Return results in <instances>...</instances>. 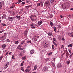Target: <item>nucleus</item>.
<instances>
[{
    "instance_id": "f257e3e1",
    "label": "nucleus",
    "mask_w": 73,
    "mask_h": 73,
    "mask_svg": "<svg viewBox=\"0 0 73 73\" xmlns=\"http://www.w3.org/2000/svg\"><path fill=\"white\" fill-rule=\"evenodd\" d=\"M36 16L34 15H31L30 17L31 19L33 21H35L37 20V17Z\"/></svg>"
},
{
    "instance_id": "f03ea898",
    "label": "nucleus",
    "mask_w": 73,
    "mask_h": 73,
    "mask_svg": "<svg viewBox=\"0 0 73 73\" xmlns=\"http://www.w3.org/2000/svg\"><path fill=\"white\" fill-rule=\"evenodd\" d=\"M67 3L66 2H65L64 4H62L61 5V7L63 9H66L67 8V5H66Z\"/></svg>"
},
{
    "instance_id": "7ed1b4c3",
    "label": "nucleus",
    "mask_w": 73,
    "mask_h": 73,
    "mask_svg": "<svg viewBox=\"0 0 73 73\" xmlns=\"http://www.w3.org/2000/svg\"><path fill=\"white\" fill-rule=\"evenodd\" d=\"M48 69V67H47L44 66L43 67L42 70L43 72H45Z\"/></svg>"
},
{
    "instance_id": "20e7f679",
    "label": "nucleus",
    "mask_w": 73,
    "mask_h": 73,
    "mask_svg": "<svg viewBox=\"0 0 73 73\" xmlns=\"http://www.w3.org/2000/svg\"><path fill=\"white\" fill-rule=\"evenodd\" d=\"M67 35H68L70 37H73V33H72L70 34L69 32H68L67 33Z\"/></svg>"
},
{
    "instance_id": "39448f33",
    "label": "nucleus",
    "mask_w": 73,
    "mask_h": 73,
    "mask_svg": "<svg viewBox=\"0 0 73 73\" xmlns=\"http://www.w3.org/2000/svg\"><path fill=\"white\" fill-rule=\"evenodd\" d=\"M15 18V17H9V21H13V19H14Z\"/></svg>"
},
{
    "instance_id": "423d86ee",
    "label": "nucleus",
    "mask_w": 73,
    "mask_h": 73,
    "mask_svg": "<svg viewBox=\"0 0 73 73\" xmlns=\"http://www.w3.org/2000/svg\"><path fill=\"white\" fill-rule=\"evenodd\" d=\"M4 4L3 2L0 3V9H1V8L3 7V4Z\"/></svg>"
},
{
    "instance_id": "0eeeda50",
    "label": "nucleus",
    "mask_w": 73,
    "mask_h": 73,
    "mask_svg": "<svg viewBox=\"0 0 73 73\" xmlns=\"http://www.w3.org/2000/svg\"><path fill=\"white\" fill-rule=\"evenodd\" d=\"M34 52H35V51H34V50H31L30 51V53L31 54H33L34 53Z\"/></svg>"
},
{
    "instance_id": "6e6552de",
    "label": "nucleus",
    "mask_w": 73,
    "mask_h": 73,
    "mask_svg": "<svg viewBox=\"0 0 73 73\" xmlns=\"http://www.w3.org/2000/svg\"><path fill=\"white\" fill-rule=\"evenodd\" d=\"M42 21H40L38 22V24L40 25H41V24H42Z\"/></svg>"
},
{
    "instance_id": "1a4fd4ad",
    "label": "nucleus",
    "mask_w": 73,
    "mask_h": 73,
    "mask_svg": "<svg viewBox=\"0 0 73 73\" xmlns=\"http://www.w3.org/2000/svg\"><path fill=\"white\" fill-rule=\"evenodd\" d=\"M6 35H7V34H6V33H5L4 34V36H3L4 37V38L3 40L2 39V40H5V39L6 38V37H7V36H6Z\"/></svg>"
},
{
    "instance_id": "9d476101",
    "label": "nucleus",
    "mask_w": 73,
    "mask_h": 73,
    "mask_svg": "<svg viewBox=\"0 0 73 73\" xmlns=\"http://www.w3.org/2000/svg\"><path fill=\"white\" fill-rule=\"evenodd\" d=\"M34 40L35 41H36L37 40V37L36 36H35L34 38Z\"/></svg>"
},
{
    "instance_id": "9b49d317",
    "label": "nucleus",
    "mask_w": 73,
    "mask_h": 73,
    "mask_svg": "<svg viewBox=\"0 0 73 73\" xmlns=\"http://www.w3.org/2000/svg\"><path fill=\"white\" fill-rule=\"evenodd\" d=\"M37 65H35L34 66V70H35L37 69Z\"/></svg>"
},
{
    "instance_id": "f8f14e48",
    "label": "nucleus",
    "mask_w": 73,
    "mask_h": 73,
    "mask_svg": "<svg viewBox=\"0 0 73 73\" xmlns=\"http://www.w3.org/2000/svg\"><path fill=\"white\" fill-rule=\"evenodd\" d=\"M30 70H31L30 69H27L25 70V71L26 72H29Z\"/></svg>"
},
{
    "instance_id": "ddd939ff",
    "label": "nucleus",
    "mask_w": 73,
    "mask_h": 73,
    "mask_svg": "<svg viewBox=\"0 0 73 73\" xmlns=\"http://www.w3.org/2000/svg\"><path fill=\"white\" fill-rule=\"evenodd\" d=\"M2 47L3 49H4V48H5L6 47V45L5 44H4L2 46Z\"/></svg>"
},
{
    "instance_id": "4468645a",
    "label": "nucleus",
    "mask_w": 73,
    "mask_h": 73,
    "mask_svg": "<svg viewBox=\"0 0 73 73\" xmlns=\"http://www.w3.org/2000/svg\"><path fill=\"white\" fill-rule=\"evenodd\" d=\"M48 36H51L52 35V33L48 32L47 33Z\"/></svg>"
},
{
    "instance_id": "2eb2a0df",
    "label": "nucleus",
    "mask_w": 73,
    "mask_h": 73,
    "mask_svg": "<svg viewBox=\"0 0 73 73\" xmlns=\"http://www.w3.org/2000/svg\"><path fill=\"white\" fill-rule=\"evenodd\" d=\"M26 58H27L26 56H24L22 58V60H24L26 59Z\"/></svg>"
},
{
    "instance_id": "dca6fc26",
    "label": "nucleus",
    "mask_w": 73,
    "mask_h": 73,
    "mask_svg": "<svg viewBox=\"0 0 73 73\" xmlns=\"http://www.w3.org/2000/svg\"><path fill=\"white\" fill-rule=\"evenodd\" d=\"M11 14L12 16H15V12L13 11L12 12V13Z\"/></svg>"
},
{
    "instance_id": "f3484780",
    "label": "nucleus",
    "mask_w": 73,
    "mask_h": 73,
    "mask_svg": "<svg viewBox=\"0 0 73 73\" xmlns=\"http://www.w3.org/2000/svg\"><path fill=\"white\" fill-rule=\"evenodd\" d=\"M24 42H25V40H24L21 42V44L22 45V44H23V43H24Z\"/></svg>"
},
{
    "instance_id": "a211bd4d",
    "label": "nucleus",
    "mask_w": 73,
    "mask_h": 73,
    "mask_svg": "<svg viewBox=\"0 0 73 73\" xmlns=\"http://www.w3.org/2000/svg\"><path fill=\"white\" fill-rule=\"evenodd\" d=\"M21 70L22 71H24V68L23 67H21Z\"/></svg>"
},
{
    "instance_id": "6ab92c4d",
    "label": "nucleus",
    "mask_w": 73,
    "mask_h": 73,
    "mask_svg": "<svg viewBox=\"0 0 73 73\" xmlns=\"http://www.w3.org/2000/svg\"><path fill=\"white\" fill-rule=\"evenodd\" d=\"M69 55L70 54H69V53H68V52H67L66 54V56H69Z\"/></svg>"
},
{
    "instance_id": "aec40b11",
    "label": "nucleus",
    "mask_w": 73,
    "mask_h": 73,
    "mask_svg": "<svg viewBox=\"0 0 73 73\" xmlns=\"http://www.w3.org/2000/svg\"><path fill=\"white\" fill-rule=\"evenodd\" d=\"M1 41H4V40H3L4 38V36H2L1 37Z\"/></svg>"
},
{
    "instance_id": "412c9836",
    "label": "nucleus",
    "mask_w": 73,
    "mask_h": 73,
    "mask_svg": "<svg viewBox=\"0 0 73 73\" xmlns=\"http://www.w3.org/2000/svg\"><path fill=\"white\" fill-rule=\"evenodd\" d=\"M54 29L55 32H56L57 31V30H56L57 29V28H56V27H54Z\"/></svg>"
},
{
    "instance_id": "4be33fe9",
    "label": "nucleus",
    "mask_w": 73,
    "mask_h": 73,
    "mask_svg": "<svg viewBox=\"0 0 73 73\" xmlns=\"http://www.w3.org/2000/svg\"><path fill=\"white\" fill-rule=\"evenodd\" d=\"M53 42L54 45L55 46H57V44H56V42H55L53 41Z\"/></svg>"
},
{
    "instance_id": "5701e85b",
    "label": "nucleus",
    "mask_w": 73,
    "mask_h": 73,
    "mask_svg": "<svg viewBox=\"0 0 73 73\" xmlns=\"http://www.w3.org/2000/svg\"><path fill=\"white\" fill-rule=\"evenodd\" d=\"M41 2H40V3H38L37 4V7H38V6H40V5H41Z\"/></svg>"
},
{
    "instance_id": "b1692460",
    "label": "nucleus",
    "mask_w": 73,
    "mask_h": 73,
    "mask_svg": "<svg viewBox=\"0 0 73 73\" xmlns=\"http://www.w3.org/2000/svg\"><path fill=\"white\" fill-rule=\"evenodd\" d=\"M72 46H73V45H72V44H70L69 45H68V47H72Z\"/></svg>"
},
{
    "instance_id": "393cba45",
    "label": "nucleus",
    "mask_w": 73,
    "mask_h": 73,
    "mask_svg": "<svg viewBox=\"0 0 73 73\" xmlns=\"http://www.w3.org/2000/svg\"><path fill=\"white\" fill-rule=\"evenodd\" d=\"M15 6L12 5L11 7H10V8H11V9H12V8H13Z\"/></svg>"
},
{
    "instance_id": "a878e982",
    "label": "nucleus",
    "mask_w": 73,
    "mask_h": 73,
    "mask_svg": "<svg viewBox=\"0 0 73 73\" xmlns=\"http://www.w3.org/2000/svg\"><path fill=\"white\" fill-rule=\"evenodd\" d=\"M55 1V0H51L50 2L52 3H54V2Z\"/></svg>"
},
{
    "instance_id": "bb28decb",
    "label": "nucleus",
    "mask_w": 73,
    "mask_h": 73,
    "mask_svg": "<svg viewBox=\"0 0 73 73\" xmlns=\"http://www.w3.org/2000/svg\"><path fill=\"white\" fill-rule=\"evenodd\" d=\"M50 17V18H52L53 17V15H52V14H50V16H49Z\"/></svg>"
},
{
    "instance_id": "cd10ccee",
    "label": "nucleus",
    "mask_w": 73,
    "mask_h": 73,
    "mask_svg": "<svg viewBox=\"0 0 73 73\" xmlns=\"http://www.w3.org/2000/svg\"><path fill=\"white\" fill-rule=\"evenodd\" d=\"M29 43H31V41L29 40L27 41V44H29Z\"/></svg>"
},
{
    "instance_id": "c85d7f7f",
    "label": "nucleus",
    "mask_w": 73,
    "mask_h": 73,
    "mask_svg": "<svg viewBox=\"0 0 73 73\" xmlns=\"http://www.w3.org/2000/svg\"><path fill=\"white\" fill-rule=\"evenodd\" d=\"M7 64H6L5 65V69H6V68H7V67H8V66H7Z\"/></svg>"
},
{
    "instance_id": "c756f323",
    "label": "nucleus",
    "mask_w": 73,
    "mask_h": 73,
    "mask_svg": "<svg viewBox=\"0 0 73 73\" xmlns=\"http://www.w3.org/2000/svg\"><path fill=\"white\" fill-rule=\"evenodd\" d=\"M15 44H19V42H18V41H16L15 42Z\"/></svg>"
},
{
    "instance_id": "7c9ffc66",
    "label": "nucleus",
    "mask_w": 73,
    "mask_h": 73,
    "mask_svg": "<svg viewBox=\"0 0 73 73\" xmlns=\"http://www.w3.org/2000/svg\"><path fill=\"white\" fill-rule=\"evenodd\" d=\"M9 13H10V14H11V13H12V11H9V10L8 11Z\"/></svg>"
},
{
    "instance_id": "2f4dec72",
    "label": "nucleus",
    "mask_w": 73,
    "mask_h": 73,
    "mask_svg": "<svg viewBox=\"0 0 73 73\" xmlns=\"http://www.w3.org/2000/svg\"><path fill=\"white\" fill-rule=\"evenodd\" d=\"M49 58H48L46 59H45V61H49Z\"/></svg>"
},
{
    "instance_id": "473e14b6",
    "label": "nucleus",
    "mask_w": 73,
    "mask_h": 73,
    "mask_svg": "<svg viewBox=\"0 0 73 73\" xmlns=\"http://www.w3.org/2000/svg\"><path fill=\"white\" fill-rule=\"evenodd\" d=\"M68 51L70 53H71V52H72V50H70V49H69L68 50Z\"/></svg>"
},
{
    "instance_id": "72a5a7b5",
    "label": "nucleus",
    "mask_w": 73,
    "mask_h": 73,
    "mask_svg": "<svg viewBox=\"0 0 73 73\" xmlns=\"http://www.w3.org/2000/svg\"><path fill=\"white\" fill-rule=\"evenodd\" d=\"M34 25V24H33V23H31L30 25V26H33Z\"/></svg>"
},
{
    "instance_id": "f704fd0d",
    "label": "nucleus",
    "mask_w": 73,
    "mask_h": 73,
    "mask_svg": "<svg viewBox=\"0 0 73 73\" xmlns=\"http://www.w3.org/2000/svg\"><path fill=\"white\" fill-rule=\"evenodd\" d=\"M3 58V56H2L0 58V60H2V58Z\"/></svg>"
},
{
    "instance_id": "c9c22d12",
    "label": "nucleus",
    "mask_w": 73,
    "mask_h": 73,
    "mask_svg": "<svg viewBox=\"0 0 73 73\" xmlns=\"http://www.w3.org/2000/svg\"><path fill=\"white\" fill-rule=\"evenodd\" d=\"M58 27L59 28H61V26L60 25H58Z\"/></svg>"
},
{
    "instance_id": "e433bc0d",
    "label": "nucleus",
    "mask_w": 73,
    "mask_h": 73,
    "mask_svg": "<svg viewBox=\"0 0 73 73\" xmlns=\"http://www.w3.org/2000/svg\"><path fill=\"white\" fill-rule=\"evenodd\" d=\"M52 54V52H51L50 53L48 54V55L50 56V55H51Z\"/></svg>"
},
{
    "instance_id": "4c0bfd02",
    "label": "nucleus",
    "mask_w": 73,
    "mask_h": 73,
    "mask_svg": "<svg viewBox=\"0 0 73 73\" xmlns=\"http://www.w3.org/2000/svg\"><path fill=\"white\" fill-rule=\"evenodd\" d=\"M53 41H56V39L55 38H53L52 39Z\"/></svg>"
},
{
    "instance_id": "58836bf2",
    "label": "nucleus",
    "mask_w": 73,
    "mask_h": 73,
    "mask_svg": "<svg viewBox=\"0 0 73 73\" xmlns=\"http://www.w3.org/2000/svg\"><path fill=\"white\" fill-rule=\"evenodd\" d=\"M66 62L68 64H70V61H67Z\"/></svg>"
},
{
    "instance_id": "ea45409f",
    "label": "nucleus",
    "mask_w": 73,
    "mask_h": 73,
    "mask_svg": "<svg viewBox=\"0 0 73 73\" xmlns=\"http://www.w3.org/2000/svg\"><path fill=\"white\" fill-rule=\"evenodd\" d=\"M62 41H64V40H65V39L64 38V37H62Z\"/></svg>"
},
{
    "instance_id": "a19ab883",
    "label": "nucleus",
    "mask_w": 73,
    "mask_h": 73,
    "mask_svg": "<svg viewBox=\"0 0 73 73\" xmlns=\"http://www.w3.org/2000/svg\"><path fill=\"white\" fill-rule=\"evenodd\" d=\"M12 59H14L15 58L14 57V55H13L12 56Z\"/></svg>"
},
{
    "instance_id": "79ce46f5",
    "label": "nucleus",
    "mask_w": 73,
    "mask_h": 73,
    "mask_svg": "<svg viewBox=\"0 0 73 73\" xmlns=\"http://www.w3.org/2000/svg\"><path fill=\"white\" fill-rule=\"evenodd\" d=\"M73 53H72V54H71L70 56V58H71V57H72V56H73Z\"/></svg>"
},
{
    "instance_id": "37998d69",
    "label": "nucleus",
    "mask_w": 73,
    "mask_h": 73,
    "mask_svg": "<svg viewBox=\"0 0 73 73\" xmlns=\"http://www.w3.org/2000/svg\"><path fill=\"white\" fill-rule=\"evenodd\" d=\"M50 25L51 26H53V23H52V22H50Z\"/></svg>"
},
{
    "instance_id": "c03bdc74",
    "label": "nucleus",
    "mask_w": 73,
    "mask_h": 73,
    "mask_svg": "<svg viewBox=\"0 0 73 73\" xmlns=\"http://www.w3.org/2000/svg\"><path fill=\"white\" fill-rule=\"evenodd\" d=\"M54 45H52V49H54Z\"/></svg>"
},
{
    "instance_id": "a18cd8bd",
    "label": "nucleus",
    "mask_w": 73,
    "mask_h": 73,
    "mask_svg": "<svg viewBox=\"0 0 73 73\" xmlns=\"http://www.w3.org/2000/svg\"><path fill=\"white\" fill-rule=\"evenodd\" d=\"M6 41H7V42H10V40H9V39H8Z\"/></svg>"
},
{
    "instance_id": "49530a36",
    "label": "nucleus",
    "mask_w": 73,
    "mask_h": 73,
    "mask_svg": "<svg viewBox=\"0 0 73 73\" xmlns=\"http://www.w3.org/2000/svg\"><path fill=\"white\" fill-rule=\"evenodd\" d=\"M25 4V2H23L22 3V5H24V4Z\"/></svg>"
},
{
    "instance_id": "de8ad7c7",
    "label": "nucleus",
    "mask_w": 73,
    "mask_h": 73,
    "mask_svg": "<svg viewBox=\"0 0 73 73\" xmlns=\"http://www.w3.org/2000/svg\"><path fill=\"white\" fill-rule=\"evenodd\" d=\"M23 49H24V48H19V50H23Z\"/></svg>"
},
{
    "instance_id": "09e8293b",
    "label": "nucleus",
    "mask_w": 73,
    "mask_h": 73,
    "mask_svg": "<svg viewBox=\"0 0 73 73\" xmlns=\"http://www.w3.org/2000/svg\"><path fill=\"white\" fill-rule=\"evenodd\" d=\"M3 26H4V27H5V26H6V25L4 24V23H2V24Z\"/></svg>"
},
{
    "instance_id": "8fccbe9b",
    "label": "nucleus",
    "mask_w": 73,
    "mask_h": 73,
    "mask_svg": "<svg viewBox=\"0 0 73 73\" xmlns=\"http://www.w3.org/2000/svg\"><path fill=\"white\" fill-rule=\"evenodd\" d=\"M35 27H38V25L35 24Z\"/></svg>"
},
{
    "instance_id": "3c124183",
    "label": "nucleus",
    "mask_w": 73,
    "mask_h": 73,
    "mask_svg": "<svg viewBox=\"0 0 73 73\" xmlns=\"http://www.w3.org/2000/svg\"><path fill=\"white\" fill-rule=\"evenodd\" d=\"M3 32H4V31H3V30L2 31H0V33H1Z\"/></svg>"
},
{
    "instance_id": "603ef678",
    "label": "nucleus",
    "mask_w": 73,
    "mask_h": 73,
    "mask_svg": "<svg viewBox=\"0 0 73 73\" xmlns=\"http://www.w3.org/2000/svg\"><path fill=\"white\" fill-rule=\"evenodd\" d=\"M31 28H33V29L35 28V27L34 26H32V27H31Z\"/></svg>"
},
{
    "instance_id": "864d4df0",
    "label": "nucleus",
    "mask_w": 73,
    "mask_h": 73,
    "mask_svg": "<svg viewBox=\"0 0 73 73\" xmlns=\"http://www.w3.org/2000/svg\"><path fill=\"white\" fill-rule=\"evenodd\" d=\"M64 48V46L63 45H62V46L61 48Z\"/></svg>"
},
{
    "instance_id": "5fc2aeb1",
    "label": "nucleus",
    "mask_w": 73,
    "mask_h": 73,
    "mask_svg": "<svg viewBox=\"0 0 73 73\" xmlns=\"http://www.w3.org/2000/svg\"><path fill=\"white\" fill-rule=\"evenodd\" d=\"M68 17H72V16H71L70 15H68Z\"/></svg>"
},
{
    "instance_id": "6e6d98bb",
    "label": "nucleus",
    "mask_w": 73,
    "mask_h": 73,
    "mask_svg": "<svg viewBox=\"0 0 73 73\" xmlns=\"http://www.w3.org/2000/svg\"><path fill=\"white\" fill-rule=\"evenodd\" d=\"M26 3H29V1H28L26 2Z\"/></svg>"
},
{
    "instance_id": "4d7b16f0",
    "label": "nucleus",
    "mask_w": 73,
    "mask_h": 73,
    "mask_svg": "<svg viewBox=\"0 0 73 73\" xmlns=\"http://www.w3.org/2000/svg\"><path fill=\"white\" fill-rule=\"evenodd\" d=\"M25 7L26 8H29V6H26Z\"/></svg>"
},
{
    "instance_id": "13d9d810",
    "label": "nucleus",
    "mask_w": 73,
    "mask_h": 73,
    "mask_svg": "<svg viewBox=\"0 0 73 73\" xmlns=\"http://www.w3.org/2000/svg\"><path fill=\"white\" fill-rule=\"evenodd\" d=\"M32 7V5H29V7Z\"/></svg>"
},
{
    "instance_id": "bf43d9fd",
    "label": "nucleus",
    "mask_w": 73,
    "mask_h": 73,
    "mask_svg": "<svg viewBox=\"0 0 73 73\" xmlns=\"http://www.w3.org/2000/svg\"><path fill=\"white\" fill-rule=\"evenodd\" d=\"M21 66H23V64L22 63H21Z\"/></svg>"
},
{
    "instance_id": "052dcab7",
    "label": "nucleus",
    "mask_w": 73,
    "mask_h": 73,
    "mask_svg": "<svg viewBox=\"0 0 73 73\" xmlns=\"http://www.w3.org/2000/svg\"><path fill=\"white\" fill-rule=\"evenodd\" d=\"M27 68L28 69H29L30 68V66H28Z\"/></svg>"
},
{
    "instance_id": "680f3d73",
    "label": "nucleus",
    "mask_w": 73,
    "mask_h": 73,
    "mask_svg": "<svg viewBox=\"0 0 73 73\" xmlns=\"http://www.w3.org/2000/svg\"><path fill=\"white\" fill-rule=\"evenodd\" d=\"M53 60H54V61H56V58H54L53 59Z\"/></svg>"
},
{
    "instance_id": "e2e57ef3",
    "label": "nucleus",
    "mask_w": 73,
    "mask_h": 73,
    "mask_svg": "<svg viewBox=\"0 0 73 73\" xmlns=\"http://www.w3.org/2000/svg\"><path fill=\"white\" fill-rule=\"evenodd\" d=\"M20 11H23V9H21Z\"/></svg>"
},
{
    "instance_id": "0e129e2a",
    "label": "nucleus",
    "mask_w": 73,
    "mask_h": 73,
    "mask_svg": "<svg viewBox=\"0 0 73 73\" xmlns=\"http://www.w3.org/2000/svg\"><path fill=\"white\" fill-rule=\"evenodd\" d=\"M73 8H71L70 9V10H71V11H73Z\"/></svg>"
},
{
    "instance_id": "69168bd1",
    "label": "nucleus",
    "mask_w": 73,
    "mask_h": 73,
    "mask_svg": "<svg viewBox=\"0 0 73 73\" xmlns=\"http://www.w3.org/2000/svg\"><path fill=\"white\" fill-rule=\"evenodd\" d=\"M61 18H62L63 17V16H62V15H60V16Z\"/></svg>"
},
{
    "instance_id": "338daca9",
    "label": "nucleus",
    "mask_w": 73,
    "mask_h": 73,
    "mask_svg": "<svg viewBox=\"0 0 73 73\" xmlns=\"http://www.w3.org/2000/svg\"><path fill=\"white\" fill-rule=\"evenodd\" d=\"M22 53H20V56H22Z\"/></svg>"
},
{
    "instance_id": "774afa93",
    "label": "nucleus",
    "mask_w": 73,
    "mask_h": 73,
    "mask_svg": "<svg viewBox=\"0 0 73 73\" xmlns=\"http://www.w3.org/2000/svg\"><path fill=\"white\" fill-rule=\"evenodd\" d=\"M72 31H73V26H72Z\"/></svg>"
}]
</instances>
